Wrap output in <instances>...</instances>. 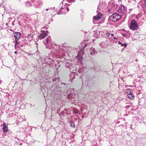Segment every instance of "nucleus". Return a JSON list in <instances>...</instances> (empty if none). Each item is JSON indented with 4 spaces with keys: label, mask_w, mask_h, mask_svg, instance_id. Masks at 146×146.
<instances>
[{
    "label": "nucleus",
    "mask_w": 146,
    "mask_h": 146,
    "mask_svg": "<svg viewBox=\"0 0 146 146\" xmlns=\"http://www.w3.org/2000/svg\"><path fill=\"white\" fill-rule=\"evenodd\" d=\"M50 38H48L45 40V41H44V43L47 48L51 50V53L54 55H56L58 57L62 58L65 56L64 53V49L63 48H61L59 45L56 44H54V47L53 46L52 44L50 43V42L48 43V41Z\"/></svg>",
    "instance_id": "1"
},
{
    "label": "nucleus",
    "mask_w": 146,
    "mask_h": 146,
    "mask_svg": "<svg viewBox=\"0 0 146 146\" xmlns=\"http://www.w3.org/2000/svg\"><path fill=\"white\" fill-rule=\"evenodd\" d=\"M65 85V83H60L58 86L53 85L52 87L51 90L55 93V94H60L62 92V87H63Z\"/></svg>",
    "instance_id": "2"
},
{
    "label": "nucleus",
    "mask_w": 146,
    "mask_h": 146,
    "mask_svg": "<svg viewBox=\"0 0 146 146\" xmlns=\"http://www.w3.org/2000/svg\"><path fill=\"white\" fill-rule=\"evenodd\" d=\"M81 45L82 49L78 51L77 57L78 59H81L82 58L84 54V48L89 44L88 43H86V41H84L81 43Z\"/></svg>",
    "instance_id": "3"
},
{
    "label": "nucleus",
    "mask_w": 146,
    "mask_h": 146,
    "mask_svg": "<svg viewBox=\"0 0 146 146\" xmlns=\"http://www.w3.org/2000/svg\"><path fill=\"white\" fill-rule=\"evenodd\" d=\"M129 26L130 29L132 30H137L139 28L136 21L134 19L131 21Z\"/></svg>",
    "instance_id": "4"
},
{
    "label": "nucleus",
    "mask_w": 146,
    "mask_h": 146,
    "mask_svg": "<svg viewBox=\"0 0 146 146\" xmlns=\"http://www.w3.org/2000/svg\"><path fill=\"white\" fill-rule=\"evenodd\" d=\"M121 17V15H119L118 14L114 13L110 17V20L115 22L119 20Z\"/></svg>",
    "instance_id": "5"
},
{
    "label": "nucleus",
    "mask_w": 146,
    "mask_h": 146,
    "mask_svg": "<svg viewBox=\"0 0 146 146\" xmlns=\"http://www.w3.org/2000/svg\"><path fill=\"white\" fill-rule=\"evenodd\" d=\"M66 67V68H67V67H68V68L70 69V71L72 72V73H71V74H70V81L71 82H72V80L74 79L75 78V73H74V72H72L70 69H71V68L72 67V65L68 63L67 64H66L65 65Z\"/></svg>",
    "instance_id": "6"
},
{
    "label": "nucleus",
    "mask_w": 146,
    "mask_h": 146,
    "mask_svg": "<svg viewBox=\"0 0 146 146\" xmlns=\"http://www.w3.org/2000/svg\"><path fill=\"white\" fill-rule=\"evenodd\" d=\"M69 11V8L67 7H65L64 8L62 7L60 9V11L58 13V14H65L66 12H68Z\"/></svg>",
    "instance_id": "7"
},
{
    "label": "nucleus",
    "mask_w": 146,
    "mask_h": 146,
    "mask_svg": "<svg viewBox=\"0 0 146 146\" xmlns=\"http://www.w3.org/2000/svg\"><path fill=\"white\" fill-rule=\"evenodd\" d=\"M48 31H42L40 33L39 36H38L39 38L42 39H44L47 35Z\"/></svg>",
    "instance_id": "8"
},
{
    "label": "nucleus",
    "mask_w": 146,
    "mask_h": 146,
    "mask_svg": "<svg viewBox=\"0 0 146 146\" xmlns=\"http://www.w3.org/2000/svg\"><path fill=\"white\" fill-rule=\"evenodd\" d=\"M127 11V8L125 7L124 5L120 7L118 10V12L119 13L123 14H124L125 13H126Z\"/></svg>",
    "instance_id": "9"
},
{
    "label": "nucleus",
    "mask_w": 146,
    "mask_h": 146,
    "mask_svg": "<svg viewBox=\"0 0 146 146\" xmlns=\"http://www.w3.org/2000/svg\"><path fill=\"white\" fill-rule=\"evenodd\" d=\"M14 36L16 40H19L21 36V34L19 32H15L14 33Z\"/></svg>",
    "instance_id": "10"
},
{
    "label": "nucleus",
    "mask_w": 146,
    "mask_h": 146,
    "mask_svg": "<svg viewBox=\"0 0 146 146\" xmlns=\"http://www.w3.org/2000/svg\"><path fill=\"white\" fill-rule=\"evenodd\" d=\"M102 14L100 13H98L97 15L94 17L93 22H94V21H98L99 19H100L101 18Z\"/></svg>",
    "instance_id": "11"
},
{
    "label": "nucleus",
    "mask_w": 146,
    "mask_h": 146,
    "mask_svg": "<svg viewBox=\"0 0 146 146\" xmlns=\"http://www.w3.org/2000/svg\"><path fill=\"white\" fill-rule=\"evenodd\" d=\"M3 130L4 133H7L8 131V128L7 126L6 125L5 123L3 124Z\"/></svg>",
    "instance_id": "12"
},
{
    "label": "nucleus",
    "mask_w": 146,
    "mask_h": 146,
    "mask_svg": "<svg viewBox=\"0 0 146 146\" xmlns=\"http://www.w3.org/2000/svg\"><path fill=\"white\" fill-rule=\"evenodd\" d=\"M100 46L102 48H106V47L108 45V43L107 41L106 40V41H104L101 42L99 44Z\"/></svg>",
    "instance_id": "13"
},
{
    "label": "nucleus",
    "mask_w": 146,
    "mask_h": 146,
    "mask_svg": "<svg viewBox=\"0 0 146 146\" xmlns=\"http://www.w3.org/2000/svg\"><path fill=\"white\" fill-rule=\"evenodd\" d=\"M90 54L92 55H94L97 53V52L95 49L94 48H92L90 49Z\"/></svg>",
    "instance_id": "14"
},
{
    "label": "nucleus",
    "mask_w": 146,
    "mask_h": 146,
    "mask_svg": "<svg viewBox=\"0 0 146 146\" xmlns=\"http://www.w3.org/2000/svg\"><path fill=\"white\" fill-rule=\"evenodd\" d=\"M44 58H42V59H41L43 63H44L45 62H46L47 59L51 60L50 58V57L49 56H45Z\"/></svg>",
    "instance_id": "15"
},
{
    "label": "nucleus",
    "mask_w": 146,
    "mask_h": 146,
    "mask_svg": "<svg viewBox=\"0 0 146 146\" xmlns=\"http://www.w3.org/2000/svg\"><path fill=\"white\" fill-rule=\"evenodd\" d=\"M84 80H82V83L83 84H85L86 85H88L90 83L91 81L90 80H88L84 82Z\"/></svg>",
    "instance_id": "16"
},
{
    "label": "nucleus",
    "mask_w": 146,
    "mask_h": 146,
    "mask_svg": "<svg viewBox=\"0 0 146 146\" xmlns=\"http://www.w3.org/2000/svg\"><path fill=\"white\" fill-rule=\"evenodd\" d=\"M127 96L128 98L131 100H133L134 98V96L131 92L130 93L128 94Z\"/></svg>",
    "instance_id": "17"
},
{
    "label": "nucleus",
    "mask_w": 146,
    "mask_h": 146,
    "mask_svg": "<svg viewBox=\"0 0 146 146\" xmlns=\"http://www.w3.org/2000/svg\"><path fill=\"white\" fill-rule=\"evenodd\" d=\"M40 3V1H38L36 2V3L34 4V6L35 7L38 8L39 7Z\"/></svg>",
    "instance_id": "18"
},
{
    "label": "nucleus",
    "mask_w": 146,
    "mask_h": 146,
    "mask_svg": "<svg viewBox=\"0 0 146 146\" xmlns=\"http://www.w3.org/2000/svg\"><path fill=\"white\" fill-rule=\"evenodd\" d=\"M103 5L102 4H100L98 6V10L101 11L102 10H103Z\"/></svg>",
    "instance_id": "19"
},
{
    "label": "nucleus",
    "mask_w": 146,
    "mask_h": 146,
    "mask_svg": "<svg viewBox=\"0 0 146 146\" xmlns=\"http://www.w3.org/2000/svg\"><path fill=\"white\" fill-rule=\"evenodd\" d=\"M142 6L144 7H146V0L142 1Z\"/></svg>",
    "instance_id": "20"
},
{
    "label": "nucleus",
    "mask_w": 146,
    "mask_h": 146,
    "mask_svg": "<svg viewBox=\"0 0 146 146\" xmlns=\"http://www.w3.org/2000/svg\"><path fill=\"white\" fill-rule=\"evenodd\" d=\"M118 44H121V46H124L125 48H126L127 46V44L125 43L124 44H122L121 42H118Z\"/></svg>",
    "instance_id": "21"
},
{
    "label": "nucleus",
    "mask_w": 146,
    "mask_h": 146,
    "mask_svg": "<svg viewBox=\"0 0 146 146\" xmlns=\"http://www.w3.org/2000/svg\"><path fill=\"white\" fill-rule=\"evenodd\" d=\"M25 4L27 6L30 7L32 5V4L30 2L28 1L26 2Z\"/></svg>",
    "instance_id": "22"
},
{
    "label": "nucleus",
    "mask_w": 146,
    "mask_h": 146,
    "mask_svg": "<svg viewBox=\"0 0 146 146\" xmlns=\"http://www.w3.org/2000/svg\"><path fill=\"white\" fill-rule=\"evenodd\" d=\"M15 47L16 48V47L17 46V45L19 44V43L18 41L17 40L15 39Z\"/></svg>",
    "instance_id": "23"
},
{
    "label": "nucleus",
    "mask_w": 146,
    "mask_h": 146,
    "mask_svg": "<svg viewBox=\"0 0 146 146\" xmlns=\"http://www.w3.org/2000/svg\"><path fill=\"white\" fill-rule=\"evenodd\" d=\"M71 126L72 127H75V124L73 122H72L71 123Z\"/></svg>",
    "instance_id": "24"
},
{
    "label": "nucleus",
    "mask_w": 146,
    "mask_h": 146,
    "mask_svg": "<svg viewBox=\"0 0 146 146\" xmlns=\"http://www.w3.org/2000/svg\"><path fill=\"white\" fill-rule=\"evenodd\" d=\"M52 80L53 82H54L57 81H58V78H54L52 79Z\"/></svg>",
    "instance_id": "25"
},
{
    "label": "nucleus",
    "mask_w": 146,
    "mask_h": 146,
    "mask_svg": "<svg viewBox=\"0 0 146 146\" xmlns=\"http://www.w3.org/2000/svg\"><path fill=\"white\" fill-rule=\"evenodd\" d=\"M66 46V43L63 44L62 45V47H65V46Z\"/></svg>",
    "instance_id": "26"
},
{
    "label": "nucleus",
    "mask_w": 146,
    "mask_h": 146,
    "mask_svg": "<svg viewBox=\"0 0 146 146\" xmlns=\"http://www.w3.org/2000/svg\"><path fill=\"white\" fill-rule=\"evenodd\" d=\"M110 35V33H109L108 32H107L106 33V35H107V36H109Z\"/></svg>",
    "instance_id": "27"
},
{
    "label": "nucleus",
    "mask_w": 146,
    "mask_h": 146,
    "mask_svg": "<svg viewBox=\"0 0 146 146\" xmlns=\"http://www.w3.org/2000/svg\"><path fill=\"white\" fill-rule=\"evenodd\" d=\"M50 21L52 22L53 21V19H50Z\"/></svg>",
    "instance_id": "28"
},
{
    "label": "nucleus",
    "mask_w": 146,
    "mask_h": 146,
    "mask_svg": "<svg viewBox=\"0 0 146 146\" xmlns=\"http://www.w3.org/2000/svg\"><path fill=\"white\" fill-rule=\"evenodd\" d=\"M114 35V34H111V37L113 36Z\"/></svg>",
    "instance_id": "29"
},
{
    "label": "nucleus",
    "mask_w": 146,
    "mask_h": 146,
    "mask_svg": "<svg viewBox=\"0 0 146 146\" xmlns=\"http://www.w3.org/2000/svg\"><path fill=\"white\" fill-rule=\"evenodd\" d=\"M71 2H74L75 0H70Z\"/></svg>",
    "instance_id": "30"
},
{
    "label": "nucleus",
    "mask_w": 146,
    "mask_h": 146,
    "mask_svg": "<svg viewBox=\"0 0 146 146\" xmlns=\"http://www.w3.org/2000/svg\"><path fill=\"white\" fill-rule=\"evenodd\" d=\"M74 113H75V114H77L78 113V111H75L74 112Z\"/></svg>",
    "instance_id": "31"
},
{
    "label": "nucleus",
    "mask_w": 146,
    "mask_h": 146,
    "mask_svg": "<svg viewBox=\"0 0 146 146\" xmlns=\"http://www.w3.org/2000/svg\"><path fill=\"white\" fill-rule=\"evenodd\" d=\"M113 38L117 40V38L115 37H114Z\"/></svg>",
    "instance_id": "32"
},
{
    "label": "nucleus",
    "mask_w": 146,
    "mask_h": 146,
    "mask_svg": "<svg viewBox=\"0 0 146 146\" xmlns=\"http://www.w3.org/2000/svg\"><path fill=\"white\" fill-rule=\"evenodd\" d=\"M17 51H15L14 52V53H15V54H17Z\"/></svg>",
    "instance_id": "33"
},
{
    "label": "nucleus",
    "mask_w": 146,
    "mask_h": 146,
    "mask_svg": "<svg viewBox=\"0 0 146 146\" xmlns=\"http://www.w3.org/2000/svg\"><path fill=\"white\" fill-rule=\"evenodd\" d=\"M65 111H67V109H65Z\"/></svg>",
    "instance_id": "34"
},
{
    "label": "nucleus",
    "mask_w": 146,
    "mask_h": 146,
    "mask_svg": "<svg viewBox=\"0 0 146 146\" xmlns=\"http://www.w3.org/2000/svg\"><path fill=\"white\" fill-rule=\"evenodd\" d=\"M48 10V9H46V11H47Z\"/></svg>",
    "instance_id": "35"
},
{
    "label": "nucleus",
    "mask_w": 146,
    "mask_h": 146,
    "mask_svg": "<svg viewBox=\"0 0 146 146\" xmlns=\"http://www.w3.org/2000/svg\"><path fill=\"white\" fill-rule=\"evenodd\" d=\"M64 1L63 0V2H62V3L63 4Z\"/></svg>",
    "instance_id": "36"
},
{
    "label": "nucleus",
    "mask_w": 146,
    "mask_h": 146,
    "mask_svg": "<svg viewBox=\"0 0 146 146\" xmlns=\"http://www.w3.org/2000/svg\"><path fill=\"white\" fill-rule=\"evenodd\" d=\"M79 72H81V71H80V70H79Z\"/></svg>",
    "instance_id": "37"
}]
</instances>
